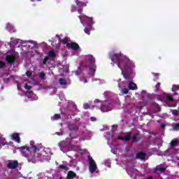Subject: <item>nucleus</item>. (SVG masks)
<instances>
[{
	"label": "nucleus",
	"instance_id": "9d476101",
	"mask_svg": "<svg viewBox=\"0 0 179 179\" xmlns=\"http://www.w3.org/2000/svg\"><path fill=\"white\" fill-rule=\"evenodd\" d=\"M11 136L13 141H15V142H17V143H20V136H19V134L14 133Z\"/></svg>",
	"mask_w": 179,
	"mask_h": 179
},
{
	"label": "nucleus",
	"instance_id": "c9c22d12",
	"mask_svg": "<svg viewBox=\"0 0 179 179\" xmlns=\"http://www.w3.org/2000/svg\"><path fill=\"white\" fill-rule=\"evenodd\" d=\"M5 66V63L3 62H0V68H3Z\"/></svg>",
	"mask_w": 179,
	"mask_h": 179
},
{
	"label": "nucleus",
	"instance_id": "603ef678",
	"mask_svg": "<svg viewBox=\"0 0 179 179\" xmlns=\"http://www.w3.org/2000/svg\"><path fill=\"white\" fill-rule=\"evenodd\" d=\"M84 83H87V80H85Z\"/></svg>",
	"mask_w": 179,
	"mask_h": 179
},
{
	"label": "nucleus",
	"instance_id": "3c124183",
	"mask_svg": "<svg viewBox=\"0 0 179 179\" xmlns=\"http://www.w3.org/2000/svg\"><path fill=\"white\" fill-rule=\"evenodd\" d=\"M118 87H119L120 89H121V83H119V84H118Z\"/></svg>",
	"mask_w": 179,
	"mask_h": 179
},
{
	"label": "nucleus",
	"instance_id": "2eb2a0df",
	"mask_svg": "<svg viewBox=\"0 0 179 179\" xmlns=\"http://www.w3.org/2000/svg\"><path fill=\"white\" fill-rule=\"evenodd\" d=\"M76 177V173L73 171H69L67 174V179H73Z\"/></svg>",
	"mask_w": 179,
	"mask_h": 179
},
{
	"label": "nucleus",
	"instance_id": "c756f323",
	"mask_svg": "<svg viewBox=\"0 0 179 179\" xmlns=\"http://www.w3.org/2000/svg\"><path fill=\"white\" fill-rule=\"evenodd\" d=\"M122 92L123 94H128V89L127 88L122 89Z\"/></svg>",
	"mask_w": 179,
	"mask_h": 179
},
{
	"label": "nucleus",
	"instance_id": "4468645a",
	"mask_svg": "<svg viewBox=\"0 0 179 179\" xmlns=\"http://www.w3.org/2000/svg\"><path fill=\"white\" fill-rule=\"evenodd\" d=\"M25 96H27L28 99H31L32 100H37V98L33 99L34 97L36 96V95L31 93V92H26Z\"/></svg>",
	"mask_w": 179,
	"mask_h": 179
},
{
	"label": "nucleus",
	"instance_id": "39448f33",
	"mask_svg": "<svg viewBox=\"0 0 179 179\" xmlns=\"http://www.w3.org/2000/svg\"><path fill=\"white\" fill-rule=\"evenodd\" d=\"M88 160L90 172L93 173L96 170H97V164H96V162L94 161L93 158L90 156L88 157Z\"/></svg>",
	"mask_w": 179,
	"mask_h": 179
},
{
	"label": "nucleus",
	"instance_id": "58836bf2",
	"mask_svg": "<svg viewBox=\"0 0 179 179\" xmlns=\"http://www.w3.org/2000/svg\"><path fill=\"white\" fill-rule=\"evenodd\" d=\"M59 145L60 148H62V146H64L65 142H62Z\"/></svg>",
	"mask_w": 179,
	"mask_h": 179
},
{
	"label": "nucleus",
	"instance_id": "bf43d9fd",
	"mask_svg": "<svg viewBox=\"0 0 179 179\" xmlns=\"http://www.w3.org/2000/svg\"><path fill=\"white\" fill-rule=\"evenodd\" d=\"M31 1H33V0H31ZM38 1H41V0H38Z\"/></svg>",
	"mask_w": 179,
	"mask_h": 179
},
{
	"label": "nucleus",
	"instance_id": "4d7b16f0",
	"mask_svg": "<svg viewBox=\"0 0 179 179\" xmlns=\"http://www.w3.org/2000/svg\"><path fill=\"white\" fill-rule=\"evenodd\" d=\"M143 93H145V91H143Z\"/></svg>",
	"mask_w": 179,
	"mask_h": 179
},
{
	"label": "nucleus",
	"instance_id": "5fc2aeb1",
	"mask_svg": "<svg viewBox=\"0 0 179 179\" xmlns=\"http://www.w3.org/2000/svg\"><path fill=\"white\" fill-rule=\"evenodd\" d=\"M43 64H45V60H43Z\"/></svg>",
	"mask_w": 179,
	"mask_h": 179
},
{
	"label": "nucleus",
	"instance_id": "ddd939ff",
	"mask_svg": "<svg viewBox=\"0 0 179 179\" xmlns=\"http://www.w3.org/2000/svg\"><path fill=\"white\" fill-rule=\"evenodd\" d=\"M101 110L103 111V113H107V111H110L111 108H110L108 106L107 103H105L101 106Z\"/></svg>",
	"mask_w": 179,
	"mask_h": 179
},
{
	"label": "nucleus",
	"instance_id": "7ed1b4c3",
	"mask_svg": "<svg viewBox=\"0 0 179 179\" xmlns=\"http://www.w3.org/2000/svg\"><path fill=\"white\" fill-rule=\"evenodd\" d=\"M57 38H58L59 43H62V44H66L67 48H72V50H74V51H76V50H78L79 45L76 43H73L71 41L69 38L66 37L64 38L63 40H61V37L59 36L56 35Z\"/></svg>",
	"mask_w": 179,
	"mask_h": 179
},
{
	"label": "nucleus",
	"instance_id": "5701e85b",
	"mask_svg": "<svg viewBox=\"0 0 179 179\" xmlns=\"http://www.w3.org/2000/svg\"><path fill=\"white\" fill-rule=\"evenodd\" d=\"M76 3H77L78 6H86V3H85L80 2L79 1H77Z\"/></svg>",
	"mask_w": 179,
	"mask_h": 179
},
{
	"label": "nucleus",
	"instance_id": "dca6fc26",
	"mask_svg": "<svg viewBox=\"0 0 179 179\" xmlns=\"http://www.w3.org/2000/svg\"><path fill=\"white\" fill-rule=\"evenodd\" d=\"M146 157V155L143 152H138L136 155V159H141V160H143Z\"/></svg>",
	"mask_w": 179,
	"mask_h": 179
},
{
	"label": "nucleus",
	"instance_id": "20e7f679",
	"mask_svg": "<svg viewBox=\"0 0 179 179\" xmlns=\"http://www.w3.org/2000/svg\"><path fill=\"white\" fill-rule=\"evenodd\" d=\"M86 60L91 68L90 73H92V72H96V66L94 65L96 60L94 59V57H93L92 55H87L86 56Z\"/></svg>",
	"mask_w": 179,
	"mask_h": 179
},
{
	"label": "nucleus",
	"instance_id": "6ab92c4d",
	"mask_svg": "<svg viewBox=\"0 0 179 179\" xmlns=\"http://www.w3.org/2000/svg\"><path fill=\"white\" fill-rule=\"evenodd\" d=\"M172 127H173L172 131H178V129H179V123L173 124Z\"/></svg>",
	"mask_w": 179,
	"mask_h": 179
},
{
	"label": "nucleus",
	"instance_id": "49530a36",
	"mask_svg": "<svg viewBox=\"0 0 179 179\" xmlns=\"http://www.w3.org/2000/svg\"><path fill=\"white\" fill-rule=\"evenodd\" d=\"M164 127H166V125L164 124H161L162 128H164Z\"/></svg>",
	"mask_w": 179,
	"mask_h": 179
},
{
	"label": "nucleus",
	"instance_id": "9b49d317",
	"mask_svg": "<svg viewBox=\"0 0 179 179\" xmlns=\"http://www.w3.org/2000/svg\"><path fill=\"white\" fill-rule=\"evenodd\" d=\"M178 142H179L178 138H174L171 141V143H169V145L171 148H176V146L178 145Z\"/></svg>",
	"mask_w": 179,
	"mask_h": 179
},
{
	"label": "nucleus",
	"instance_id": "13d9d810",
	"mask_svg": "<svg viewBox=\"0 0 179 179\" xmlns=\"http://www.w3.org/2000/svg\"><path fill=\"white\" fill-rule=\"evenodd\" d=\"M60 72H62V70H59Z\"/></svg>",
	"mask_w": 179,
	"mask_h": 179
},
{
	"label": "nucleus",
	"instance_id": "412c9836",
	"mask_svg": "<svg viewBox=\"0 0 179 179\" xmlns=\"http://www.w3.org/2000/svg\"><path fill=\"white\" fill-rule=\"evenodd\" d=\"M141 139V137L139 136V134H136L133 136V141L134 142H138Z\"/></svg>",
	"mask_w": 179,
	"mask_h": 179
},
{
	"label": "nucleus",
	"instance_id": "f03ea898",
	"mask_svg": "<svg viewBox=\"0 0 179 179\" xmlns=\"http://www.w3.org/2000/svg\"><path fill=\"white\" fill-rule=\"evenodd\" d=\"M31 149L29 150L27 147H22L21 148V153L27 159L28 162H31V163H36L37 162V159L36 158L35 153L38 150H40V148L38 145H34V141H30Z\"/></svg>",
	"mask_w": 179,
	"mask_h": 179
},
{
	"label": "nucleus",
	"instance_id": "09e8293b",
	"mask_svg": "<svg viewBox=\"0 0 179 179\" xmlns=\"http://www.w3.org/2000/svg\"><path fill=\"white\" fill-rule=\"evenodd\" d=\"M72 150H79V148H72Z\"/></svg>",
	"mask_w": 179,
	"mask_h": 179
},
{
	"label": "nucleus",
	"instance_id": "7c9ffc66",
	"mask_svg": "<svg viewBox=\"0 0 179 179\" xmlns=\"http://www.w3.org/2000/svg\"><path fill=\"white\" fill-rule=\"evenodd\" d=\"M105 166H107L108 167H110L111 166V162H110V160H106L105 162Z\"/></svg>",
	"mask_w": 179,
	"mask_h": 179
},
{
	"label": "nucleus",
	"instance_id": "f3484780",
	"mask_svg": "<svg viewBox=\"0 0 179 179\" xmlns=\"http://www.w3.org/2000/svg\"><path fill=\"white\" fill-rule=\"evenodd\" d=\"M6 145V140L4 138H1L0 136V146H5Z\"/></svg>",
	"mask_w": 179,
	"mask_h": 179
},
{
	"label": "nucleus",
	"instance_id": "423d86ee",
	"mask_svg": "<svg viewBox=\"0 0 179 179\" xmlns=\"http://www.w3.org/2000/svg\"><path fill=\"white\" fill-rule=\"evenodd\" d=\"M78 17L80 20V23H83L82 22V19H83L85 20V22H86L87 23V24H92V22L93 20V18L89 17H87L85 15H80Z\"/></svg>",
	"mask_w": 179,
	"mask_h": 179
},
{
	"label": "nucleus",
	"instance_id": "8fccbe9b",
	"mask_svg": "<svg viewBox=\"0 0 179 179\" xmlns=\"http://www.w3.org/2000/svg\"><path fill=\"white\" fill-rule=\"evenodd\" d=\"M159 86H160V83H157V84L156 85V87H159Z\"/></svg>",
	"mask_w": 179,
	"mask_h": 179
},
{
	"label": "nucleus",
	"instance_id": "4c0bfd02",
	"mask_svg": "<svg viewBox=\"0 0 179 179\" xmlns=\"http://www.w3.org/2000/svg\"><path fill=\"white\" fill-rule=\"evenodd\" d=\"M26 75H27V76L30 77V76H31V72L27 71V72L26 73Z\"/></svg>",
	"mask_w": 179,
	"mask_h": 179
},
{
	"label": "nucleus",
	"instance_id": "cd10ccee",
	"mask_svg": "<svg viewBox=\"0 0 179 179\" xmlns=\"http://www.w3.org/2000/svg\"><path fill=\"white\" fill-rule=\"evenodd\" d=\"M17 43H18V40L17 39H15L14 41H10L11 45H16V44H17Z\"/></svg>",
	"mask_w": 179,
	"mask_h": 179
},
{
	"label": "nucleus",
	"instance_id": "f704fd0d",
	"mask_svg": "<svg viewBox=\"0 0 179 179\" xmlns=\"http://www.w3.org/2000/svg\"><path fill=\"white\" fill-rule=\"evenodd\" d=\"M24 88L27 89V90H30V89H31V87L26 84L24 85Z\"/></svg>",
	"mask_w": 179,
	"mask_h": 179
},
{
	"label": "nucleus",
	"instance_id": "b1692460",
	"mask_svg": "<svg viewBox=\"0 0 179 179\" xmlns=\"http://www.w3.org/2000/svg\"><path fill=\"white\" fill-rule=\"evenodd\" d=\"M59 118H61V116L59 114H56L51 117L52 120H59Z\"/></svg>",
	"mask_w": 179,
	"mask_h": 179
},
{
	"label": "nucleus",
	"instance_id": "72a5a7b5",
	"mask_svg": "<svg viewBox=\"0 0 179 179\" xmlns=\"http://www.w3.org/2000/svg\"><path fill=\"white\" fill-rule=\"evenodd\" d=\"M169 153H170V150H165L164 155V156H169Z\"/></svg>",
	"mask_w": 179,
	"mask_h": 179
},
{
	"label": "nucleus",
	"instance_id": "de8ad7c7",
	"mask_svg": "<svg viewBox=\"0 0 179 179\" xmlns=\"http://www.w3.org/2000/svg\"><path fill=\"white\" fill-rule=\"evenodd\" d=\"M91 120H92V121H96V118H94V117H92Z\"/></svg>",
	"mask_w": 179,
	"mask_h": 179
},
{
	"label": "nucleus",
	"instance_id": "ea45409f",
	"mask_svg": "<svg viewBox=\"0 0 179 179\" xmlns=\"http://www.w3.org/2000/svg\"><path fill=\"white\" fill-rule=\"evenodd\" d=\"M117 125H113L112 128L113 130H115V129H117Z\"/></svg>",
	"mask_w": 179,
	"mask_h": 179
},
{
	"label": "nucleus",
	"instance_id": "a18cd8bd",
	"mask_svg": "<svg viewBox=\"0 0 179 179\" xmlns=\"http://www.w3.org/2000/svg\"><path fill=\"white\" fill-rule=\"evenodd\" d=\"M94 103H100V100L96 99V100L94 101Z\"/></svg>",
	"mask_w": 179,
	"mask_h": 179
},
{
	"label": "nucleus",
	"instance_id": "aec40b11",
	"mask_svg": "<svg viewBox=\"0 0 179 179\" xmlns=\"http://www.w3.org/2000/svg\"><path fill=\"white\" fill-rule=\"evenodd\" d=\"M59 83L62 86H65V85H66V80L64 78H60L59 80Z\"/></svg>",
	"mask_w": 179,
	"mask_h": 179
},
{
	"label": "nucleus",
	"instance_id": "37998d69",
	"mask_svg": "<svg viewBox=\"0 0 179 179\" xmlns=\"http://www.w3.org/2000/svg\"><path fill=\"white\" fill-rule=\"evenodd\" d=\"M31 44H32V47H36V42H32Z\"/></svg>",
	"mask_w": 179,
	"mask_h": 179
},
{
	"label": "nucleus",
	"instance_id": "c85d7f7f",
	"mask_svg": "<svg viewBox=\"0 0 179 179\" xmlns=\"http://www.w3.org/2000/svg\"><path fill=\"white\" fill-rule=\"evenodd\" d=\"M69 66L66 65V66H63V71H64V72L67 73L68 71H69Z\"/></svg>",
	"mask_w": 179,
	"mask_h": 179
},
{
	"label": "nucleus",
	"instance_id": "393cba45",
	"mask_svg": "<svg viewBox=\"0 0 179 179\" xmlns=\"http://www.w3.org/2000/svg\"><path fill=\"white\" fill-rule=\"evenodd\" d=\"M59 169L62 170H68V166L65 164L59 165Z\"/></svg>",
	"mask_w": 179,
	"mask_h": 179
},
{
	"label": "nucleus",
	"instance_id": "864d4df0",
	"mask_svg": "<svg viewBox=\"0 0 179 179\" xmlns=\"http://www.w3.org/2000/svg\"><path fill=\"white\" fill-rule=\"evenodd\" d=\"M76 75H79V73L78 71L75 72Z\"/></svg>",
	"mask_w": 179,
	"mask_h": 179
},
{
	"label": "nucleus",
	"instance_id": "e433bc0d",
	"mask_svg": "<svg viewBox=\"0 0 179 179\" xmlns=\"http://www.w3.org/2000/svg\"><path fill=\"white\" fill-rule=\"evenodd\" d=\"M84 108H85V110H87V108H89V104L85 103V104H84Z\"/></svg>",
	"mask_w": 179,
	"mask_h": 179
},
{
	"label": "nucleus",
	"instance_id": "f8f14e48",
	"mask_svg": "<svg viewBox=\"0 0 179 179\" xmlns=\"http://www.w3.org/2000/svg\"><path fill=\"white\" fill-rule=\"evenodd\" d=\"M128 87L129 90H136L138 87L136 86V84H135V83L130 82L129 83Z\"/></svg>",
	"mask_w": 179,
	"mask_h": 179
},
{
	"label": "nucleus",
	"instance_id": "4be33fe9",
	"mask_svg": "<svg viewBox=\"0 0 179 179\" xmlns=\"http://www.w3.org/2000/svg\"><path fill=\"white\" fill-rule=\"evenodd\" d=\"M166 98L168 103H173V96H171V95H166Z\"/></svg>",
	"mask_w": 179,
	"mask_h": 179
},
{
	"label": "nucleus",
	"instance_id": "a211bd4d",
	"mask_svg": "<svg viewBox=\"0 0 179 179\" xmlns=\"http://www.w3.org/2000/svg\"><path fill=\"white\" fill-rule=\"evenodd\" d=\"M155 170H157V171H161V173H163V171H166V167H163V166H157L155 168Z\"/></svg>",
	"mask_w": 179,
	"mask_h": 179
},
{
	"label": "nucleus",
	"instance_id": "473e14b6",
	"mask_svg": "<svg viewBox=\"0 0 179 179\" xmlns=\"http://www.w3.org/2000/svg\"><path fill=\"white\" fill-rule=\"evenodd\" d=\"M49 57H55V52L51 51L49 52Z\"/></svg>",
	"mask_w": 179,
	"mask_h": 179
},
{
	"label": "nucleus",
	"instance_id": "a878e982",
	"mask_svg": "<svg viewBox=\"0 0 179 179\" xmlns=\"http://www.w3.org/2000/svg\"><path fill=\"white\" fill-rule=\"evenodd\" d=\"M39 78L41 79H45V73L44 72H41L39 73Z\"/></svg>",
	"mask_w": 179,
	"mask_h": 179
},
{
	"label": "nucleus",
	"instance_id": "f257e3e1",
	"mask_svg": "<svg viewBox=\"0 0 179 179\" xmlns=\"http://www.w3.org/2000/svg\"><path fill=\"white\" fill-rule=\"evenodd\" d=\"M110 59L113 62H115V61H119V63H117V66L120 69H121L122 75H123L124 79H128L127 76H125V74H124V69L121 68V65H123L125 71H128V69H132L135 66V64L129 60L127 56H122V55L120 54L119 55L118 54H115L114 52L110 53Z\"/></svg>",
	"mask_w": 179,
	"mask_h": 179
},
{
	"label": "nucleus",
	"instance_id": "79ce46f5",
	"mask_svg": "<svg viewBox=\"0 0 179 179\" xmlns=\"http://www.w3.org/2000/svg\"><path fill=\"white\" fill-rule=\"evenodd\" d=\"M176 105H173V104H168V107H175Z\"/></svg>",
	"mask_w": 179,
	"mask_h": 179
},
{
	"label": "nucleus",
	"instance_id": "bb28decb",
	"mask_svg": "<svg viewBox=\"0 0 179 179\" xmlns=\"http://www.w3.org/2000/svg\"><path fill=\"white\" fill-rule=\"evenodd\" d=\"M7 29H8V30L12 33V29H13V26H12V24H7Z\"/></svg>",
	"mask_w": 179,
	"mask_h": 179
},
{
	"label": "nucleus",
	"instance_id": "1a4fd4ad",
	"mask_svg": "<svg viewBox=\"0 0 179 179\" xmlns=\"http://www.w3.org/2000/svg\"><path fill=\"white\" fill-rule=\"evenodd\" d=\"M6 61L8 64H13V62H15V55H7V57H6Z\"/></svg>",
	"mask_w": 179,
	"mask_h": 179
},
{
	"label": "nucleus",
	"instance_id": "a19ab883",
	"mask_svg": "<svg viewBox=\"0 0 179 179\" xmlns=\"http://www.w3.org/2000/svg\"><path fill=\"white\" fill-rule=\"evenodd\" d=\"M173 115H178L177 110H173Z\"/></svg>",
	"mask_w": 179,
	"mask_h": 179
},
{
	"label": "nucleus",
	"instance_id": "0eeeda50",
	"mask_svg": "<svg viewBox=\"0 0 179 179\" xmlns=\"http://www.w3.org/2000/svg\"><path fill=\"white\" fill-rule=\"evenodd\" d=\"M7 166H8V169L13 170V169H16V167H17V166H19V162H17V161H10V162H8Z\"/></svg>",
	"mask_w": 179,
	"mask_h": 179
},
{
	"label": "nucleus",
	"instance_id": "6e6d98bb",
	"mask_svg": "<svg viewBox=\"0 0 179 179\" xmlns=\"http://www.w3.org/2000/svg\"><path fill=\"white\" fill-rule=\"evenodd\" d=\"M61 150H62V152H63L64 153H65V152H64V150H62V148H61Z\"/></svg>",
	"mask_w": 179,
	"mask_h": 179
},
{
	"label": "nucleus",
	"instance_id": "c03bdc74",
	"mask_svg": "<svg viewBox=\"0 0 179 179\" xmlns=\"http://www.w3.org/2000/svg\"><path fill=\"white\" fill-rule=\"evenodd\" d=\"M56 134L59 135V136H61V135H62V132H57Z\"/></svg>",
	"mask_w": 179,
	"mask_h": 179
},
{
	"label": "nucleus",
	"instance_id": "6e6552de",
	"mask_svg": "<svg viewBox=\"0 0 179 179\" xmlns=\"http://www.w3.org/2000/svg\"><path fill=\"white\" fill-rule=\"evenodd\" d=\"M119 141H123L124 142H127L131 139V133H127L125 136H119L117 138Z\"/></svg>",
	"mask_w": 179,
	"mask_h": 179
},
{
	"label": "nucleus",
	"instance_id": "2f4dec72",
	"mask_svg": "<svg viewBox=\"0 0 179 179\" xmlns=\"http://www.w3.org/2000/svg\"><path fill=\"white\" fill-rule=\"evenodd\" d=\"M85 33H86V34H90V27L85 28Z\"/></svg>",
	"mask_w": 179,
	"mask_h": 179
}]
</instances>
